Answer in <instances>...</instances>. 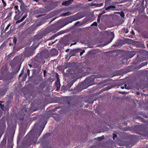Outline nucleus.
<instances>
[{
    "mask_svg": "<svg viewBox=\"0 0 148 148\" xmlns=\"http://www.w3.org/2000/svg\"><path fill=\"white\" fill-rule=\"evenodd\" d=\"M73 1V0H68L63 2L62 4L65 6H67L69 5Z\"/></svg>",
    "mask_w": 148,
    "mask_h": 148,
    "instance_id": "obj_1",
    "label": "nucleus"
},
{
    "mask_svg": "<svg viewBox=\"0 0 148 148\" xmlns=\"http://www.w3.org/2000/svg\"><path fill=\"white\" fill-rule=\"evenodd\" d=\"M115 8V6L113 5H111L109 6L108 7L106 8V10H108L109 9H114Z\"/></svg>",
    "mask_w": 148,
    "mask_h": 148,
    "instance_id": "obj_2",
    "label": "nucleus"
},
{
    "mask_svg": "<svg viewBox=\"0 0 148 148\" xmlns=\"http://www.w3.org/2000/svg\"><path fill=\"white\" fill-rule=\"evenodd\" d=\"M56 85L57 87V88H59L60 87V84L59 82L57 81L56 82Z\"/></svg>",
    "mask_w": 148,
    "mask_h": 148,
    "instance_id": "obj_3",
    "label": "nucleus"
},
{
    "mask_svg": "<svg viewBox=\"0 0 148 148\" xmlns=\"http://www.w3.org/2000/svg\"><path fill=\"white\" fill-rule=\"evenodd\" d=\"M103 4V3H100L99 4H96L95 5L97 7H100Z\"/></svg>",
    "mask_w": 148,
    "mask_h": 148,
    "instance_id": "obj_4",
    "label": "nucleus"
},
{
    "mask_svg": "<svg viewBox=\"0 0 148 148\" xmlns=\"http://www.w3.org/2000/svg\"><path fill=\"white\" fill-rule=\"evenodd\" d=\"M102 14H99L98 15V18L97 20V21L99 23L100 22V17L101 16Z\"/></svg>",
    "mask_w": 148,
    "mask_h": 148,
    "instance_id": "obj_5",
    "label": "nucleus"
},
{
    "mask_svg": "<svg viewBox=\"0 0 148 148\" xmlns=\"http://www.w3.org/2000/svg\"><path fill=\"white\" fill-rule=\"evenodd\" d=\"M23 20L22 19V18H21V19H20V20H18V21H17L16 22V23H19L20 22H21Z\"/></svg>",
    "mask_w": 148,
    "mask_h": 148,
    "instance_id": "obj_6",
    "label": "nucleus"
},
{
    "mask_svg": "<svg viewBox=\"0 0 148 148\" xmlns=\"http://www.w3.org/2000/svg\"><path fill=\"white\" fill-rule=\"evenodd\" d=\"M23 20L22 19V18H21V19H20V20H18V21H17L16 22V23H19L20 22H21Z\"/></svg>",
    "mask_w": 148,
    "mask_h": 148,
    "instance_id": "obj_7",
    "label": "nucleus"
},
{
    "mask_svg": "<svg viewBox=\"0 0 148 148\" xmlns=\"http://www.w3.org/2000/svg\"><path fill=\"white\" fill-rule=\"evenodd\" d=\"M10 24H9L6 27L5 29V30H7L9 28V27H10Z\"/></svg>",
    "mask_w": 148,
    "mask_h": 148,
    "instance_id": "obj_8",
    "label": "nucleus"
},
{
    "mask_svg": "<svg viewBox=\"0 0 148 148\" xmlns=\"http://www.w3.org/2000/svg\"><path fill=\"white\" fill-rule=\"evenodd\" d=\"M2 2L4 5V6L5 7L6 6V3L3 0H2Z\"/></svg>",
    "mask_w": 148,
    "mask_h": 148,
    "instance_id": "obj_9",
    "label": "nucleus"
},
{
    "mask_svg": "<svg viewBox=\"0 0 148 148\" xmlns=\"http://www.w3.org/2000/svg\"><path fill=\"white\" fill-rule=\"evenodd\" d=\"M127 85L125 84L124 85V86H122L121 87L122 89H124V88H126Z\"/></svg>",
    "mask_w": 148,
    "mask_h": 148,
    "instance_id": "obj_10",
    "label": "nucleus"
},
{
    "mask_svg": "<svg viewBox=\"0 0 148 148\" xmlns=\"http://www.w3.org/2000/svg\"><path fill=\"white\" fill-rule=\"evenodd\" d=\"M92 25H93L97 26V23L96 22H94Z\"/></svg>",
    "mask_w": 148,
    "mask_h": 148,
    "instance_id": "obj_11",
    "label": "nucleus"
},
{
    "mask_svg": "<svg viewBox=\"0 0 148 148\" xmlns=\"http://www.w3.org/2000/svg\"><path fill=\"white\" fill-rule=\"evenodd\" d=\"M27 16V15H25L24 16H23L22 17V19L24 20V19H25V18Z\"/></svg>",
    "mask_w": 148,
    "mask_h": 148,
    "instance_id": "obj_12",
    "label": "nucleus"
},
{
    "mask_svg": "<svg viewBox=\"0 0 148 148\" xmlns=\"http://www.w3.org/2000/svg\"><path fill=\"white\" fill-rule=\"evenodd\" d=\"M13 42H14L15 43V44H16V39L15 38H14V40H13Z\"/></svg>",
    "mask_w": 148,
    "mask_h": 148,
    "instance_id": "obj_13",
    "label": "nucleus"
},
{
    "mask_svg": "<svg viewBox=\"0 0 148 148\" xmlns=\"http://www.w3.org/2000/svg\"><path fill=\"white\" fill-rule=\"evenodd\" d=\"M116 137V134H114L113 135V138L114 139V138H115Z\"/></svg>",
    "mask_w": 148,
    "mask_h": 148,
    "instance_id": "obj_14",
    "label": "nucleus"
},
{
    "mask_svg": "<svg viewBox=\"0 0 148 148\" xmlns=\"http://www.w3.org/2000/svg\"><path fill=\"white\" fill-rule=\"evenodd\" d=\"M124 31L126 33H127L128 32V29H124Z\"/></svg>",
    "mask_w": 148,
    "mask_h": 148,
    "instance_id": "obj_15",
    "label": "nucleus"
},
{
    "mask_svg": "<svg viewBox=\"0 0 148 148\" xmlns=\"http://www.w3.org/2000/svg\"><path fill=\"white\" fill-rule=\"evenodd\" d=\"M84 52V51H82L80 52V56H81L83 53Z\"/></svg>",
    "mask_w": 148,
    "mask_h": 148,
    "instance_id": "obj_16",
    "label": "nucleus"
},
{
    "mask_svg": "<svg viewBox=\"0 0 148 148\" xmlns=\"http://www.w3.org/2000/svg\"><path fill=\"white\" fill-rule=\"evenodd\" d=\"M14 8L16 9V10H17L18 9V6L17 5H15V6H14Z\"/></svg>",
    "mask_w": 148,
    "mask_h": 148,
    "instance_id": "obj_17",
    "label": "nucleus"
},
{
    "mask_svg": "<svg viewBox=\"0 0 148 148\" xmlns=\"http://www.w3.org/2000/svg\"><path fill=\"white\" fill-rule=\"evenodd\" d=\"M19 2L21 3H23L22 0H17Z\"/></svg>",
    "mask_w": 148,
    "mask_h": 148,
    "instance_id": "obj_18",
    "label": "nucleus"
},
{
    "mask_svg": "<svg viewBox=\"0 0 148 148\" xmlns=\"http://www.w3.org/2000/svg\"><path fill=\"white\" fill-rule=\"evenodd\" d=\"M23 74V72L22 71L21 73L19 75V77H20L21 76V75Z\"/></svg>",
    "mask_w": 148,
    "mask_h": 148,
    "instance_id": "obj_19",
    "label": "nucleus"
},
{
    "mask_svg": "<svg viewBox=\"0 0 148 148\" xmlns=\"http://www.w3.org/2000/svg\"><path fill=\"white\" fill-rule=\"evenodd\" d=\"M0 106L1 108H2L3 107V106L1 104H0Z\"/></svg>",
    "mask_w": 148,
    "mask_h": 148,
    "instance_id": "obj_20",
    "label": "nucleus"
},
{
    "mask_svg": "<svg viewBox=\"0 0 148 148\" xmlns=\"http://www.w3.org/2000/svg\"><path fill=\"white\" fill-rule=\"evenodd\" d=\"M121 16L122 17H123L124 16V15L123 14V15H121Z\"/></svg>",
    "mask_w": 148,
    "mask_h": 148,
    "instance_id": "obj_21",
    "label": "nucleus"
},
{
    "mask_svg": "<svg viewBox=\"0 0 148 148\" xmlns=\"http://www.w3.org/2000/svg\"><path fill=\"white\" fill-rule=\"evenodd\" d=\"M76 42H75V43H74L72 44H71V45H75V44H76Z\"/></svg>",
    "mask_w": 148,
    "mask_h": 148,
    "instance_id": "obj_22",
    "label": "nucleus"
},
{
    "mask_svg": "<svg viewBox=\"0 0 148 148\" xmlns=\"http://www.w3.org/2000/svg\"><path fill=\"white\" fill-rule=\"evenodd\" d=\"M34 0L36 1V2H38L39 0Z\"/></svg>",
    "mask_w": 148,
    "mask_h": 148,
    "instance_id": "obj_23",
    "label": "nucleus"
},
{
    "mask_svg": "<svg viewBox=\"0 0 148 148\" xmlns=\"http://www.w3.org/2000/svg\"><path fill=\"white\" fill-rule=\"evenodd\" d=\"M45 72H46L45 71H44V75L45 74Z\"/></svg>",
    "mask_w": 148,
    "mask_h": 148,
    "instance_id": "obj_24",
    "label": "nucleus"
},
{
    "mask_svg": "<svg viewBox=\"0 0 148 148\" xmlns=\"http://www.w3.org/2000/svg\"><path fill=\"white\" fill-rule=\"evenodd\" d=\"M68 51V49H67L66 50V51L67 52Z\"/></svg>",
    "mask_w": 148,
    "mask_h": 148,
    "instance_id": "obj_25",
    "label": "nucleus"
},
{
    "mask_svg": "<svg viewBox=\"0 0 148 148\" xmlns=\"http://www.w3.org/2000/svg\"><path fill=\"white\" fill-rule=\"evenodd\" d=\"M147 47L148 48V43L147 44Z\"/></svg>",
    "mask_w": 148,
    "mask_h": 148,
    "instance_id": "obj_26",
    "label": "nucleus"
},
{
    "mask_svg": "<svg viewBox=\"0 0 148 148\" xmlns=\"http://www.w3.org/2000/svg\"><path fill=\"white\" fill-rule=\"evenodd\" d=\"M111 34H112V35H113V33H112V32H111Z\"/></svg>",
    "mask_w": 148,
    "mask_h": 148,
    "instance_id": "obj_27",
    "label": "nucleus"
},
{
    "mask_svg": "<svg viewBox=\"0 0 148 148\" xmlns=\"http://www.w3.org/2000/svg\"><path fill=\"white\" fill-rule=\"evenodd\" d=\"M29 66H30V67L31 66V65H29Z\"/></svg>",
    "mask_w": 148,
    "mask_h": 148,
    "instance_id": "obj_28",
    "label": "nucleus"
},
{
    "mask_svg": "<svg viewBox=\"0 0 148 148\" xmlns=\"http://www.w3.org/2000/svg\"><path fill=\"white\" fill-rule=\"evenodd\" d=\"M28 71V72H27V73H28V72H29V71Z\"/></svg>",
    "mask_w": 148,
    "mask_h": 148,
    "instance_id": "obj_29",
    "label": "nucleus"
},
{
    "mask_svg": "<svg viewBox=\"0 0 148 148\" xmlns=\"http://www.w3.org/2000/svg\"><path fill=\"white\" fill-rule=\"evenodd\" d=\"M28 71V72H27V73H28V72H29V71Z\"/></svg>",
    "mask_w": 148,
    "mask_h": 148,
    "instance_id": "obj_30",
    "label": "nucleus"
},
{
    "mask_svg": "<svg viewBox=\"0 0 148 148\" xmlns=\"http://www.w3.org/2000/svg\"><path fill=\"white\" fill-rule=\"evenodd\" d=\"M28 71V72H27V73H28V72H29V71Z\"/></svg>",
    "mask_w": 148,
    "mask_h": 148,
    "instance_id": "obj_31",
    "label": "nucleus"
},
{
    "mask_svg": "<svg viewBox=\"0 0 148 148\" xmlns=\"http://www.w3.org/2000/svg\"><path fill=\"white\" fill-rule=\"evenodd\" d=\"M147 64V63H146V64H145V65H146Z\"/></svg>",
    "mask_w": 148,
    "mask_h": 148,
    "instance_id": "obj_32",
    "label": "nucleus"
}]
</instances>
